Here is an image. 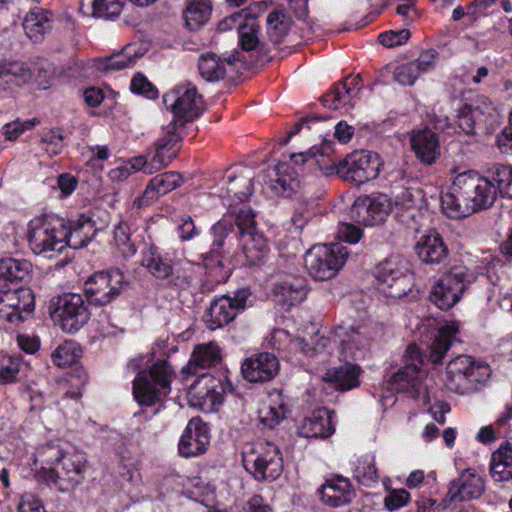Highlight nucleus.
<instances>
[{"mask_svg": "<svg viewBox=\"0 0 512 512\" xmlns=\"http://www.w3.org/2000/svg\"><path fill=\"white\" fill-rule=\"evenodd\" d=\"M496 198L494 183L471 170L455 177L450 191L441 197V207L448 217L460 219L491 207Z\"/></svg>", "mask_w": 512, "mask_h": 512, "instance_id": "1", "label": "nucleus"}, {"mask_svg": "<svg viewBox=\"0 0 512 512\" xmlns=\"http://www.w3.org/2000/svg\"><path fill=\"white\" fill-rule=\"evenodd\" d=\"M36 461L41 464L43 479L61 492L81 484L88 468L84 453L68 451L55 442L39 447Z\"/></svg>", "mask_w": 512, "mask_h": 512, "instance_id": "2", "label": "nucleus"}, {"mask_svg": "<svg viewBox=\"0 0 512 512\" xmlns=\"http://www.w3.org/2000/svg\"><path fill=\"white\" fill-rule=\"evenodd\" d=\"M480 273L477 267L471 268L464 265L451 267L432 286L429 293L430 301L441 310L452 308Z\"/></svg>", "mask_w": 512, "mask_h": 512, "instance_id": "3", "label": "nucleus"}, {"mask_svg": "<svg viewBox=\"0 0 512 512\" xmlns=\"http://www.w3.org/2000/svg\"><path fill=\"white\" fill-rule=\"evenodd\" d=\"M175 371L166 360L154 363L148 371H140L133 381V395L142 406H151L171 391Z\"/></svg>", "mask_w": 512, "mask_h": 512, "instance_id": "4", "label": "nucleus"}, {"mask_svg": "<svg viewBox=\"0 0 512 512\" xmlns=\"http://www.w3.org/2000/svg\"><path fill=\"white\" fill-rule=\"evenodd\" d=\"M242 463L258 481H273L283 471L281 452L276 444L268 441L247 444L242 452Z\"/></svg>", "mask_w": 512, "mask_h": 512, "instance_id": "5", "label": "nucleus"}, {"mask_svg": "<svg viewBox=\"0 0 512 512\" xmlns=\"http://www.w3.org/2000/svg\"><path fill=\"white\" fill-rule=\"evenodd\" d=\"M64 219L56 217H36L29 221L26 239L36 255L52 257L66 247L64 241Z\"/></svg>", "mask_w": 512, "mask_h": 512, "instance_id": "6", "label": "nucleus"}, {"mask_svg": "<svg viewBox=\"0 0 512 512\" xmlns=\"http://www.w3.org/2000/svg\"><path fill=\"white\" fill-rule=\"evenodd\" d=\"M490 375L491 368L486 362L468 355H459L448 362L444 384L449 391L463 395L473 385L488 380Z\"/></svg>", "mask_w": 512, "mask_h": 512, "instance_id": "7", "label": "nucleus"}, {"mask_svg": "<svg viewBox=\"0 0 512 512\" xmlns=\"http://www.w3.org/2000/svg\"><path fill=\"white\" fill-rule=\"evenodd\" d=\"M378 290L386 297L400 299L406 296L413 286V275L409 262L401 256H391L382 261L375 270Z\"/></svg>", "mask_w": 512, "mask_h": 512, "instance_id": "8", "label": "nucleus"}, {"mask_svg": "<svg viewBox=\"0 0 512 512\" xmlns=\"http://www.w3.org/2000/svg\"><path fill=\"white\" fill-rule=\"evenodd\" d=\"M348 251L339 243L315 245L306 252L305 267L316 280H329L343 267Z\"/></svg>", "mask_w": 512, "mask_h": 512, "instance_id": "9", "label": "nucleus"}, {"mask_svg": "<svg viewBox=\"0 0 512 512\" xmlns=\"http://www.w3.org/2000/svg\"><path fill=\"white\" fill-rule=\"evenodd\" d=\"M49 312L67 333L77 332L91 315L83 297L77 293H63L53 297L49 303Z\"/></svg>", "mask_w": 512, "mask_h": 512, "instance_id": "10", "label": "nucleus"}, {"mask_svg": "<svg viewBox=\"0 0 512 512\" xmlns=\"http://www.w3.org/2000/svg\"><path fill=\"white\" fill-rule=\"evenodd\" d=\"M382 163L377 153L369 150H359L348 154L344 159L331 167L345 181L363 184L379 175Z\"/></svg>", "mask_w": 512, "mask_h": 512, "instance_id": "11", "label": "nucleus"}, {"mask_svg": "<svg viewBox=\"0 0 512 512\" xmlns=\"http://www.w3.org/2000/svg\"><path fill=\"white\" fill-rule=\"evenodd\" d=\"M129 283L119 269L94 273L84 283V292L90 304L104 306L116 299Z\"/></svg>", "mask_w": 512, "mask_h": 512, "instance_id": "12", "label": "nucleus"}, {"mask_svg": "<svg viewBox=\"0 0 512 512\" xmlns=\"http://www.w3.org/2000/svg\"><path fill=\"white\" fill-rule=\"evenodd\" d=\"M163 102L173 113V129L193 121L204 109L202 96L191 83L178 86L166 93L163 96Z\"/></svg>", "mask_w": 512, "mask_h": 512, "instance_id": "13", "label": "nucleus"}, {"mask_svg": "<svg viewBox=\"0 0 512 512\" xmlns=\"http://www.w3.org/2000/svg\"><path fill=\"white\" fill-rule=\"evenodd\" d=\"M332 338L338 346L339 358L345 362L363 360L370 353V331L366 326H337Z\"/></svg>", "mask_w": 512, "mask_h": 512, "instance_id": "14", "label": "nucleus"}, {"mask_svg": "<svg viewBox=\"0 0 512 512\" xmlns=\"http://www.w3.org/2000/svg\"><path fill=\"white\" fill-rule=\"evenodd\" d=\"M405 357L412 363L406 364L390 378L389 388L396 392L406 393L411 398H417L422 388L423 372L420 365L424 363V358L414 344L407 347Z\"/></svg>", "mask_w": 512, "mask_h": 512, "instance_id": "15", "label": "nucleus"}, {"mask_svg": "<svg viewBox=\"0 0 512 512\" xmlns=\"http://www.w3.org/2000/svg\"><path fill=\"white\" fill-rule=\"evenodd\" d=\"M393 208L391 198L382 193L359 197L352 205L353 220L365 226L383 223Z\"/></svg>", "mask_w": 512, "mask_h": 512, "instance_id": "16", "label": "nucleus"}, {"mask_svg": "<svg viewBox=\"0 0 512 512\" xmlns=\"http://www.w3.org/2000/svg\"><path fill=\"white\" fill-rule=\"evenodd\" d=\"M0 319L17 325L34 310V297L27 288H6L0 291Z\"/></svg>", "mask_w": 512, "mask_h": 512, "instance_id": "17", "label": "nucleus"}, {"mask_svg": "<svg viewBox=\"0 0 512 512\" xmlns=\"http://www.w3.org/2000/svg\"><path fill=\"white\" fill-rule=\"evenodd\" d=\"M249 295L246 289H242L236 291L233 297L223 295L214 299L204 316L208 327L215 330L234 320L245 309Z\"/></svg>", "mask_w": 512, "mask_h": 512, "instance_id": "18", "label": "nucleus"}, {"mask_svg": "<svg viewBox=\"0 0 512 512\" xmlns=\"http://www.w3.org/2000/svg\"><path fill=\"white\" fill-rule=\"evenodd\" d=\"M194 389L192 397L196 398L201 410L208 412L221 405L225 395L231 393L233 387L225 376L203 374Z\"/></svg>", "mask_w": 512, "mask_h": 512, "instance_id": "19", "label": "nucleus"}, {"mask_svg": "<svg viewBox=\"0 0 512 512\" xmlns=\"http://www.w3.org/2000/svg\"><path fill=\"white\" fill-rule=\"evenodd\" d=\"M210 444V431L200 418H192L185 427L178 444L182 457H197L206 452Z\"/></svg>", "mask_w": 512, "mask_h": 512, "instance_id": "20", "label": "nucleus"}, {"mask_svg": "<svg viewBox=\"0 0 512 512\" xmlns=\"http://www.w3.org/2000/svg\"><path fill=\"white\" fill-rule=\"evenodd\" d=\"M279 371L277 357L263 352L247 358L241 365L243 377L249 382H267L272 380Z\"/></svg>", "mask_w": 512, "mask_h": 512, "instance_id": "21", "label": "nucleus"}, {"mask_svg": "<svg viewBox=\"0 0 512 512\" xmlns=\"http://www.w3.org/2000/svg\"><path fill=\"white\" fill-rule=\"evenodd\" d=\"M306 296V281L300 277H285L275 282L272 288L273 301L285 310L301 303Z\"/></svg>", "mask_w": 512, "mask_h": 512, "instance_id": "22", "label": "nucleus"}, {"mask_svg": "<svg viewBox=\"0 0 512 512\" xmlns=\"http://www.w3.org/2000/svg\"><path fill=\"white\" fill-rule=\"evenodd\" d=\"M415 252L421 262L429 265L442 264L449 257V249L436 230H430L419 238Z\"/></svg>", "mask_w": 512, "mask_h": 512, "instance_id": "23", "label": "nucleus"}, {"mask_svg": "<svg viewBox=\"0 0 512 512\" xmlns=\"http://www.w3.org/2000/svg\"><path fill=\"white\" fill-rule=\"evenodd\" d=\"M485 490L484 481L475 470L465 469L460 476L450 483L448 495L453 502L479 498Z\"/></svg>", "mask_w": 512, "mask_h": 512, "instance_id": "24", "label": "nucleus"}, {"mask_svg": "<svg viewBox=\"0 0 512 512\" xmlns=\"http://www.w3.org/2000/svg\"><path fill=\"white\" fill-rule=\"evenodd\" d=\"M319 493L321 500L331 507L348 505L356 496L350 480L340 475L327 479Z\"/></svg>", "mask_w": 512, "mask_h": 512, "instance_id": "25", "label": "nucleus"}, {"mask_svg": "<svg viewBox=\"0 0 512 512\" xmlns=\"http://www.w3.org/2000/svg\"><path fill=\"white\" fill-rule=\"evenodd\" d=\"M94 221L86 216L79 215L76 219L64 220V241L66 247L80 249L85 247L95 236Z\"/></svg>", "mask_w": 512, "mask_h": 512, "instance_id": "26", "label": "nucleus"}, {"mask_svg": "<svg viewBox=\"0 0 512 512\" xmlns=\"http://www.w3.org/2000/svg\"><path fill=\"white\" fill-rule=\"evenodd\" d=\"M182 181L181 175L177 172H165L156 175L149 181L143 195L134 201V205L138 208L147 206L160 196L179 187Z\"/></svg>", "mask_w": 512, "mask_h": 512, "instance_id": "27", "label": "nucleus"}, {"mask_svg": "<svg viewBox=\"0 0 512 512\" xmlns=\"http://www.w3.org/2000/svg\"><path fill=\"white\" fill-rule=\"evenodd\" d=\"M410 142L417 159L425 165H431L440 155L438 135L429 129L413 132Z\"/></svg>", "mask_w": 512, "mask_h": 512, "instance_id": "28", "label": "nucleus"}, {"mask_svg": "<svg viewBox=\"0 0 512 512\" xmlns=\"http://www.w3.org/2000/svg\"><path fill=\"white\" fill-rule=\"evenodd\" d=\"M332 413L327 409H318L306 417L298 427V433L305 438H326L334 432Z\"/></svg>", "mask_w": 512, "mask_h": 512, "instance_id": "29", "label": "nucleus"}, {"mask_svg": "<svg viewBox=\"0 0 512 512\" xmlns=\"http://www.w3.org/2000/svg\"><path fill=\"white\" fill-rule=\"evenodd\" d=\"M254 171L242 167L226 174V190L228 197H234L239 202L246 201L253 194Z\"/></svg>", "mask_w": 512, "mask_h": 512, "instance_id": "30", "label": "nucleus"}, {"mask_svg": "<svg viewBox=\"0 0 512 512\" xmlns=\"http://www.w3.org/2000/svg\"><path fill=\"white\" fill-rule=\"evenodd\" d=\"M241 61V53L235 51L225 60H221L214 53L201 55L198 62V69L201 76L208 82L219 81L226 75V65Z\"/></svg>", "mask_w": 512, "mask_h": 512, "instance_id": "31", "label": "nucleus"}, {"mask_svg": "<svg viewBox=\"0 0 512 512\" xmlns=\"http://www.w3.org/2000/svg\"><path fill=\"white\" fill-rule=\"evenodd\" d=\"M458 332L459 326L456 322L447 323L440 327L432 343L429 345L424 358L434 364L440 363Z\"/></svg>", "mask_w": 512, "mask_h": 512, "instance_id": "32", "label": "nucleus"}, {"mask_svg": "<svg viewBox=\"0 0 512 512\" xmlns=\"http://www.w3.org/2000/svg\"><path fill=\"white\" fill-rule=\"evenodd\" d=\"M495 483L512 481V444L506 442L492 453L489 467Z\"/></svg>", "mask_w": 512, "mask_h": 512, "instance_id": "33", "label": "nucleus"}, {"mask_svg": "<svg viewBox=\"0 0 512 512\" xmlns=\"http://www.w3.org/2000/svg\"><path fill=\"white\" fill-rule=\"evenodd\" d=\"M360 373L361 369L358 365L347 362L345 365L327 370L323 380L332 384L335 389L345 392L359 386Z\"/></svg>", "mask_w": 512, "mask_h": 512, "instance_id": "34", "label": "nucleus"}, {"mask_svg": "<svg viewBox=\"0 0 512 512\" xmlns=\"http://www.w3.org/2000/svg\"><path fill=\"white\" fill-rule=\"evenodd\" d=\"M31 264L26 260L5 258L0 261V291L17 285L28 276Z\"/></svg>", "mask_w": 512, "mask_h": 512, "instance_id": "35", "label": "nucleus"}, {"mask_svg": "<svg viewBox=\"0 0 512 512\" xmlns=\"http://www.w3.org/2000/svg\"><path fill=\"white\" fill-rule=\"evenodd\" d=\"M23 28L33 42H41L52 29V17L47 11L34 9L25 16Z\"/></svg>", "mask_w": 512, "mask_h": 512, "instance_id": "36", "label": "nucleus"}, {"mask_svg": "<svg viewBox=\"0 0 512 512\" xmlns=\"http://www.w3.org/2000/svg\"><path fill=\"white\" fill-rule=\"evenodd\" d=\"M357 78H347L336 84L333 89L322 98L323 105L331 109H339L349 104L357 95Z\"/></svg>", "mask_w": 512, "mask_h": 512, "instance_id": "37", "label": "nucleus"}, {"mask_svg": "<svg viewBox=\"0 0 512 512\" xmlns=\"http://www.w3.org/2000/svg\"><path fill=\"white\" fill-rule=\"evenodd\" d=\"M241 236L242 253L245 257L244 265L254 266L260 263L268 250L264 236L255 231L243 233Z\"/></svg>", "mask_w": 512, "mask_h": 512, "instance_id": "38", "label": "nucleus"}, {"mask_svg": "<svg viewBox=\"0 0 512 512\" xmlns=\"http://www.w3.org/2000/svg\"><path fill=\"white\" fill-rule=\"evenodd\" d=\"M220 348L216 343L198 345L188 362L187 369L192 374H197L199 369H206L216 365L220 359Z\"/></svg>", "mask_w": 512, "mask_h": 512, "instance_id": "39", "label": "nucleus"}, {"mask_svg": "<svg viewBox=\"0 0 512 512\" xmlns=\"http://www.w3.org/2000/svg\"><path fill=\"white\" fill-rule=\"evenodd\" d=\"M141 265L154 277L163 280L169 276L173 264L166 256L160 253L157 246L149 244L142 251Z\"/></svg>", "mask_w": 512, "mask_h": 512, "instance_id": "40", "label": "nucleus"}, {"mask_svg": "<svg viewBox=\"0 0 512 512\" xmlns=\"http://www.w3.org/2000/svg\"><path fill=\"white\" fill-rule=\"evenodd\" d=\"M233 231L234 225L230 220L227 219V217H224L223 219L219 220L216 224L213 225L212 233L214 239L212 242V248L209 254L204 258V265L206 268L212 266L214 260L220 268L222 267V262L218 257L223 252V245L225 239Z\"/></svg>", "mask_w": 512, "mask_h": 512, "instance_id": "41", "label": "nucleus"}, {"mask_svg": "<svg viewBox=\"0 0 512 512\" xmlns=\"http://www.w3.org/2000/svg\"><path fill=\"white\" fill-rule=\"evenodd\" d=\"M212 12L211 0H187L183 18L190 30H197L205 25Z\"/></svg>", "mask_w": 512, "mask_h": 512, "instance_id": "42", "label": "nucleus"}, {"mask_svg": "<svg viewBox=\"0 0 512 512\" xmlns=\"http://www.w3.org/2000/svg\"><path fill=\"white\" fill-rule=\"evenodd\" d=\"M176 139L172 136L168 138L159 139L155 143V151L148 154L151 168L148 169V174H152L168 166L172 159L175 157L173 148L176 145Z\"/></svg>", "mask_w": 512, "mask_h": 512, "instance_id": "43", "label": "nucleus"}, {"mask_svg": "<svg viewBox=\"0 0 512 512\" xmlns=\"http://www.w3.org/2000/svg\"><path fill=\"white\" fill-rule=\"evenodd\" d=\"M196 265L190 261L182 260L173 264L169 276L164 278L169 287L179 290L189 288L195 277Z\"/></svg>", "mask_w": 512, "mask_h": 512, "instance_id": "44", "label": "nucleus"}, {"mask_svg": "<svg viewBox=\"0 0 512 512\" xmlns=\"http://www.w3.org/2000/svg\"><path fill=\"white\" fill-rule=\"evenodd\" d=\"M119 479L121 481V489L131 498H139L140 487L142 484L141 474L132 462L122 463L119 466Z\"/></svg>", "mask_w": 512, "mask_h": 512, "instance_id": "45", "label": "nucleus"}, {"mask_svg": "<svg viewBox=\"0 0 512 512\" xmlns=\"http://www.w3.org/2000/svg\"><path fill=\"white\" fill-rule=\"evenodd\" d=\"M353 465L354 477L360 484L371 487L378 482V473L375 466L374 456H360L356 459Z\"/></svg>", "mask_w": 512, "mask_h": 512, "instance_id": "46", "label": "nucleus"}, {"mask_svg": "<svg viewBox=\"0 0 512 512\" xmlns=\"http://www.w3.org/2000/svg\"><path fill=\"white\" fill-rule=\"evenodd\" d=\"M130 46L125 47L121 52L98 60L97 68L103 72H114L132 67L135 64V53H132Z\"/></svg>", "mask_w": 512, "mask_h": 512, "instance_id": "47", "label": "nucleus"}, {"mask_svg": "<svg viewBox=\"0 0 512 512\" xmlns=\"http://www.w3.org/2000/svg\"><path fill=\"white\" fill-rule=\"evenodd\" d=\"M291 27V20L283 10H276L267 16V32L270 39L280 43Z\"/></svg>", "mask_w": 512, "mask_h": 512, "instance_id": "48", "label": "nucleus"}, {"mask_svg": "<svg viewBox=\"0 0 512 512\" xmlns=\"http://www.w3.org/2000/svg\"><path fill=\"white\" fill-rule=\"evenodd\" d=\"M266 9V5L264 2H255L251 4L249 7L242 9L241 11L235 12L229 17H226L218 24V29L220 31H228L233 29L232 22H247L249 20H254L259 17L262 13H264Z\"/></svg>", "mask_w": 512, "mask_h": 512, "instance_id": "49", "label": "nucleus"}, {"mask_svg": "<svg viewBox=\"0 0 512 512\" xmlns=\"http://www.w3.org/2000/svg\"><path fill=\"white\" fill-rule=\"evenodd\" d=\"M82 354L80 346L74 341H65L60 344L51 354L54 365L67 367L74 364Z\"/></svg>", "mask_w": 512, "mask_h": 512, "instance_id": "50", "label": "nucleus"}, {"mask_svg": "<svg viewBox=\"0 0 512 512\" xmlns=\"http://www.w3.org/2000/svg\"><path fill=\"white\" fill-rule=\"evenodd\" d=\"M228 214L234 218L240 235L256 230L255 214L249 206L245 204L241 206L229 204Z\"/></svg>", "mask_w": 512, "mask_h": 512, "instance_id": "51", "label": "nucleus"}, {"mask_svg": "<svg viewBox=\"0 0 512 512\" xmlns=\"http://www.w3.org/2000/svg\"><path fill=\"white\" fill-rule=\"evenodd\" d=\"M233 29L238 30L239 44L244 51H252L260 44V28L254 22H232Z\"/></svg>", "mask_w": 512, "mask_h": 512, "instance_id": "52", "label": "nucleus"}, {"mask_svg": "<svg viewBox=\"0 0 512 512\" xmlns=\"http://www.w3.org/2000/svg\"><path fill=\"white\" fill-rule=\"evenodd\" d=\"M114 242L119 253L129 258L136 254L135 242L131 239V228L125 222H120L114 229Z\"/></svg>", "mask_w": 512, "mask_h": 512, "instance_id": "53", "label": "nucleus"}, {"mask_svg": "<svg viewBox=\"0 0 512 512\" xmlns=\"http://www.w3.org/2000/svg\"><path fill=\"white\" fill-rule=\"evenodd\" d=\"M497 189V194L512 198V167L509 165H496L491 170L489 178Z\"/></svg>", "mask_w": 512, "mask_h": 512, "instance_id": "54", "label": "nucleus"}, {"mask_svg": "<svg viewBox=\"0 0 512 512\" xmlns=\"http://www.w3.org/2000/svg\"><path fill=\"white\" fill-rule=\"evenodd\" d=\"M486 122L487 118H480L479 109H472V105H464L456 117L457 127L466 134L473 133L477 124Z\"/></svg>", "mask_w": 512, "mask_h": 512, "instance_id": "55", "label": "nucleus"}, {"mask_svg": "<svg viewBox=\"0 0 512 512\" xmlns=\"http://www.w3.org/2000/svg\"><path fill=\"white\" fill-rule=\"evenodd\" d=\"M91 15L95 18L112 19L117 17L123 8L122 0H91Z\"/></svg>", "mask_w": 512, "mask_h": 512, "instance_id": "56", "label": "nucleus"}, {"mask_svg": "<svg viewBox=\"0 0 512 512\" xmlns=\"http://www.w3.org/2000/svg\"><path fill=\"white\" fill-rule=\"evenodd\" d=\"M333 342L332 331L330 332L329 337L325 336H317V338L313 342V346L306 342L303 338H296L290 341L291 346L295 350H299L305 355H312L314 353H321L325 349H327L328 345Z\"/></svg>", "mask_w": 512, "mask_h": 512, "instance_id": "57", "label": "nucleus"}, {"mask_svg": "<svg viewBox=\"0 0 512 512\" xmlns=\"http://www.w3.org/2000/svg\"><path fill=\"white\" fill-rule=\"evenodd\" d=\"M5 64L9 84L21 85L32 78V65L23 62H7Z\"/></svg>", "mask_w": 512, "mask_h": 512, "instance_id": "58", "label": "nucleus"}, {"mask_svg": "<svg viewBox=\"0 0 512 512\" xmlns=\"http://www.w3.org/2000/svg\"><path fill=\"white\" fill-rule=\"evenodd\" d=\"M23 362L20 357H9L0 365V384L16 382Z\"/></svg>", "mask_w": 512, "mask_h": 512, "instance_id": "59", "label": "nucleus"}, {"mask_svg": "<svg viewBox=\"0 0 512 512\" xmlns=\"http://www.w3.org/2000/svg\"><path fill=\"white\" fill-rule=\"evenodd\" d=\"M287 409L283 403H275L260 411V421L269 428L277 426L285 417Z\"/></svg>", "mask_w": 512, "mask_h": 512, "instance_id": "60", "label": "nucleus"}, {"mask_svg": "<svg viewBox=\"0 0 512 512\" xmlns=\"http://www.w3.org/2000/svg\"><path fill=\"white\" fill-rule=\"evenodd\" d=\"M130 89L135 94L144 95L149 99H154L158 95L157 89L141 73H137L131 80Z\"/></svg>", "mask_w": 512, "mask_h": 512, "instance_id": "61", "label": "nucleus"}, {"mask_svg": "<svg viewBox=\"0 0 512 512\" xmlns=\"http://www.w3.org/2000/svg\"><path fill=\"white\" fill-rule=\"evenodd\" d=\"M419 77L411 62L397 66L393 72L394 81L403 86H412Z\"/></svg>", "mask_w": 512, "mask_h": 512, "instance_id": "62", "label": "nucleus"}, {"mask_svg": "<svg viewBox=\"0 0 512 512\" xmlns=\"http://www.w3.org/2000/svg\"><path fill=\"white\" fill-rule=\"evenodd\" d=\"M436 56L437 53L435 50H426L423 51L416 60L411 61V64L414 65V68H416V71L420 76L421 74L430 72L435 68Z\"/></svg>", "mask_w": 512, "mask_h": 512, "instance_id": "63", "label": "nucleus"}, {"mask_svg": "<svg viewBox=\"0 0 512 512\" xmlns=\"http://www.w3.org/2000/svg\"><path fill=\"white\" fill-rule=\"evenodd\" d=\"M64 137L59 131H49L42 138L43 149L51 155H57L63 148Z\"/></svg>", "mask_w": 512, "mask_h": 512, "instance_id": "64", "label": "nucleus"}]
</instances>
